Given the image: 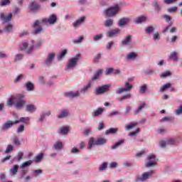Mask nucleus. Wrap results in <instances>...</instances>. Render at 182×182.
Here are the masks:
<instances>
[{"mask_svg": "<svg viewBox=\"0 0 182 182\" xmlns=\"http://www.w3.org/2000/svg\"><path fill=\"white\" fill-rule=\"evenodd\" d=\"M133 89V85L128 82H125V87H119L115 90L116 95H122L124 92H130Z\"/></svg>", "mask_w": 182, "mask_h": 182, "instance_id": "5", "label": "nucleus"}, {"mask_svg": "<svg viewBox=\"0 0 182 182\" xmlns=\"http://www.w3.org/2000/svg\"><path fill=\"white\" fill-rule=\"evenodd\" d=\"M164 4L166 5H170L171 4H174V2H177V0H164Z\"/></svg>", "mask_w": 182, "mask_h": 182, "instance_id": "59", "label": "nucleus"}, {"mask_svg": "<svg viewBox=\"0 0 182 182\" xmlns=\"http://www.w3.org/2000/svg\"><path fill=\"white\" fill-rule=\"evenodd\" d=\"M68 53V50H63L61 53H60L58 56H57V59L58 60H62V59H63V58H65V56L66 55V54Z\"/></svg>", "mask_w": 182, "mask_h": 182, "instance_id": "28", "label": "nucleus"}, {"mask_svg": "<svg viewBox=\"0 0 182 182\" xmlns=\"http://www.w3.org/2000/svg\"><path fill=\"white\" fill-rule=\"evenodd\" d=\"M168 87H171V83H167V84L164 85V86H162L160 88V92H164L166 90H168Z\"/></svg>", "mask_w": 182, "mask_h": 182, "instance_id": "39", "label": "nucleus"}, {"mask_svg": "<svg viewBox=\"0 0 182 182\" xmlns=\"http://www.w3.org/2000/svg\"><path fill=\"white\" fill-rule=\"evenodd\" d=\"M177 9H178L177 7H172L168 9V12H169V14H173L175 13Z\"/></svg>", "mask_w": 182, "mask_h": 182, "instance_id": "60", "label": "nucleus"}, {"mask_svg": "<svg viewBox=\"0 0 182 182\" xmlns=\"http://www.w3.org/2000/svg\"><path fill=\"white\" fill-rule=\"evenodd\" d=\"M32 164V160L27 161L21 164V168H25V167H29Z\"/></svg>", "mask_w": 182, "mask_h": 182, "instance_id": "36", "label": "nucleus"}, {"mask_svg": "<svg viewBox=\"0 0 182 182\" xmlns=\"http://www.w3.org/2000/svg\"><path fill=\"white\" fill-rule=\"evenodd\" d=\"M153 174H154V171L144 172L142 173L141 176H137L136 178V181L144 182V181L149 180V178H150V177H152Z\"/></svg>", "mask_w": 182, "mask_h": 182, "instance_id": "6", "label": "nucleus"}, {"mask_svg": "<svg viewBox=\"0 0 182 182\" xmlns=\"http://www.w3.org/2000/svg\"><path fill=\"white\" fill-rule=\"evenodd\" d=\"M22 58H23V55L22 54H17L16 55V58H15V62L18 61V60H21L22 59Z\"/></svg>", "mask_w": 182, "mask_h": 182, "instance_id": "62", "label": "nucleus"}, {"mask_svg": "<svg viewBox=\"0 0 182 182\" xmlns=\"http://www.w3.org/2000/svg\"><path fill=\"white\" fill-rule=\"evenodd\" d=\"M25 86L28 92H32L35 87L33 83L31 82H28L27 83H26Z\"/></svg>", "mask_w": 182, "mask_h": 182, "instance_id": "24", "label": "nucleus"}, {"mask_svg": "<svg viewBox=\"0 0 182 182\" xmlns=\"http://www.w3.org/2000/svg\"><path fill=\"white\" fill-rule=\"evenodd\" d=\"M103 73V70L102 69H100L97 73H95L94 76L92 77V80H97L99 79V77L102 73Z\"/></svg>", "mask_w": 182, "mask_h": 182, "instance_id": "25", "label": "nucleus"}, {"mask_svg": "<svg viewBox=\"0 0 182 182\" xmlns=\"http://www.w3.org/2000/svg\"><path fill=\"white\" fill-rule=\"evenodd\" d=\"M86 19V17L85 16H82L80 18L77 20L75 23H73L74 28H77L80 25H82L83 22H85V20Z\"/></svg>", "mask_w": 182, "mask_h": 182, "instance_id": "17", "label": "nucleus"}, {"mask_svg": "<svg viewBox=\"0 0 182 182\" xmlns=\"http://www.w3.org/2000/svg\"><path fill=\"white\" fill-rule=\"evenodd\" d=\"M68 132H69V129L66 127L62 128L60 131V134H68Z\"/></svg>", "mask_w": 182, "mask_h": 182, "instance_id": "51", "label": "nucleus"}, {"mask_svg": "<svg viewBox=\"0 0 182 182\" xmlns=\"http://www.w3.org/2000/svg\"><path fill=\"white\" fill-rule=\"evenodd\" d=\"M53 59H55V53H52L49 54L47 59H46L44 62L45 65H51L52 62H53Z\"/></svg>", "mask_w": 182, "mask_h": 182, "instance_id": "14", "label": "nucleus"}, {"mask_svg": "<svg viewBox=\"0 0 182 182\" xmlns=\"http://www.w3.org/2000/svg\"><path fill=\"white\" fill-rule=\"evenodd\" d=\"M127 99H132V94L131 93H127L124 95H122V97H119L117 98V100L119 102H123V100H126Z\"/></svg>", "mask_w": 182, "mask_h": 182, "instance_id": "19", "label": "nucleus"}, {"mask_svg": "<svg viewBox=\"0 0 182 182\" xmlns=\"http://www.w3.org/2000/svg\"><path fill=\"white\" fill-rule=\"evenodd\" d=\"M39 174H42L41 169H37V170L33 171V173H32L33 177H38V176H39Z\"/></svg>", "mask_w": 182, "mask_h": 182, "instance_id": "40", "label": "nucleus"}, {"mask_svg": "<svg viewBox=\"0 0 182 182\" xmlns=\"http://www.w3.org/2000/svg\"><path fill=\"white\" fill-rule=\"evenodd\" d=\"M23 77V75L22 74L18 75L16 78L14 79V83H18L21 79Z\"/></svg>", "mask_w": 182, "mask_h": 182, "instance_id": "55", "label": "nucleus"}, {"mask_svg": "<svg viewBox=\"0 0 182 182\" xmlns=\"http://www.w3.org/2000/svg\"><path fill=\"white\" fill-rule=\"evenodd\" d=\"M29 120H31V119L28 117H21L19 119V120H16V122H18V123H25L26 124L28 123V122H29Z\"/></svg>", "mask_w": 182, "mask_h": 182, "instance_id": "31", "label": "nucleus"}, {"mask_svg": "<svg viewBox=\"0 0 182 182\" xmlns=\"http://www.w3.org/2000/svg\"><path fill=\"white\" fill-rule=\"evenodd\" d=\"M124 143V140L119 141L118 142H117L114 145H113L112 146V149L114 150V149H117V147H119V146H122V144H123Z\"/></svg>", "mask_w": 182, "mask_h": 182, "instance_id": "35", "label": "nucleus"}, {"mask_svg": "<svg viewBox=\"0 0 182 182\" xmlns=\"http://www.w3.org/2000/svg\"><path fill=\"white\" fill-rule=\"evenodd\" d=\"M46 116H50V111H48L47 112L43 113V114L41 115L39 122H43Z\"/></svg>", "mask_w": 182, "mask_h": 182, "instance_id": "32", "label": "nucleus"}, {"mask_svg": "<svg viewBox=\"0 0 182 182\" xmlns=\"http://www.w3.org/2000/svg\"><path fill=\"white\" fill-rule=\"evenodd\" d=\"M26 110L28 113H35L36 112V107L33 104H29L26 106Z\"/></svg>", "mask_w": 182, "mask_h": 182, "instance_id": "15", "label": "nucleus"}, {"mask_svg": "<svg viewBox=\"0 0 182 182\" xmlns=\"http://www.w3.org/2000/svg\"><path fill=\"white\" fill-rule=\"evenodd\" d=\"M23 130H25V126L20 125L17 129V133H22V132H23Z\"/></svg>", "mask_w": 182, "mask_h": 182, "instance_id": "61", "label": "nucleus"}, {"mask_svg": "<svg viewBox=\"0 0 182 182\" xmlns=\"http://www.w3.org/2000/svg\"><path fill=\"white\" fill-rule=\"evenodd\" d=\"M102 58V55L100 53H98L97 56L95 57L94 58V62L95 63H97L99 62V60Z\"/></svg>", "mask_w": 182, "mask_h": 182, "instance_id": "58", "label": "nucleus"}, {"mask_svg": "<svg viewBox=\"0 0 182 182\" xmlns=\"http://www.w3.org/2000/svg\"><path fill=\"white\" fill-rule=\"evenodd\" d=\"M136 126H137V122H133L132 124H128L126 127V129L127 130H130V129H133V127H136Z\"/></svg>", "mask_w": 182, "mask_h": 182, "instance_id": "48", "label": "nucleus"}, {"mask_svg": "<svg viewBox=\"0 0 182 182\" xmlns=\"http://www.w3.org/2000/svg\"><path fill=\"white\" fill-rule=\"evenodd\" d=\"M69 116V110L63 109L60 113L58 115V119H65Z\"/></svg>", "mask_w": 182, "mask_h": 182, "instance_id": "16", "label": "nucleus"}, {"mask_svg": "<svg viewBox=\"0 0 182 182\" xmlns=\"http://www.w3.org/2000/svg\"><path fill=\"white\" fill-rule=\"evenodd\" d=\"M42 43H43V41L42 40L37 41L36 45L34 46V48H36V49H39V48L42 46Z\"/></svg>", "mask_w": 182, "mask_h": 182, "instance_id": "50", "label": "nucleus"}, {"mask_svg": "<svg viewBox=\"0 0 182 182\" xmlns=\"http://www.w3.org/2000/svg\"><path fill=\"white\" fill-rule=\"evenodd\" d=\"M140 132V128H137L135 132H132L129 134L130 137H134V136H137V134Z\"/></svg>", "mask_w": 182, "mask_h": 182, "instance_id": "46", "label": "nucleus"}, {"mask_svg": "<svg viewBox=\"0 0 182 182\" xmlns=\"http://www.w3.org/2000/svg\"><path fill=\"white\" fill-rule=\"evenodd\" d=\"M19 169V166L18 165H14L13 166V168H11L10 169V173L11 174H12L13 176H15V174H16V173H18V170Z\"/></svg>", "mask_w": 182, "mask_h": 182, "instance_id": "27", "label": "nucleus"}, {"mask_svg": "<svg viewBox=\"0 0 182 182\" xmlns=\"http://www.w3.org/2000/svg\"><path fill=\"white\" fill-rule=\"evenodd\" d=\"M7 106H12L16 109H22L25 105H26V101L23 100V95H17L16 97H11L6 102Z\"/></svg>", "mask_w": 182, "mask_h": 182, "instance_id": "1", "label": "nucleus"}, {"mask_svg": "<svg viewBox=\"0 0 182 182\" xmlns=\"http://www.w3.org/2000/svg\"><path fill=\"white\" fill-rule=\"evenodd\" d=\"M114 71V68H107L105 70V75H110L111 73H113Z\"/></svg>", "mask_w": 182, "mask_h": 182, "instance_id": "52", "label": "nucleus"}, {"mask_svg": "<svg viewBox=\"0 0 182 182\" xmlns=\"http://www.w3.org/2000/svg\"><path fill=\"white\" fill-rule=\"evenodd\" d=\"M12 28H13L12 24H9L6 27L5 31H6V32H8V33L12 32Z\"/></svg>", "mask_w": 182, "mask_h": 182, "instance_id": "57", "label": "nucleus"}, {"mask_svg": "<svg viewBox=\"0 0 182 182\" xmlns=\"http://www.w3.org/2000/svg\"><path fill=\"white\" fill-rule=\"evenodd\" d=\"M103 38V34H97L93 38V41L95 42H97V41H100Z\"/></svg>", "mask_w": 182, "mask_h": 182, "instance_id": "49", "label": "nucleus"}, {"mask_svg": "<svg viewBox=\"0 0 182 182\" xmlns=\"http://www.w3.org/2000/svg\"><path fill=\"white\" fill-rule=\"evenodd\" d=\"M167 76H171V72L167 71L165 73H162L161 75V77H167Z\"/></svg>", "mask_w": 182, "mask_h": 182, "instance_id": "54", "label": "nucleus"}, {"mask_svg": "<svg viewBox=\"0 0 182 182\" xmlns=\"http://www.w3.org/2000/svg\"><path fill=\"white\" fill-rule=\"evenodd\" d=\"M127 22H129V18H123L119 21L118 25L121 27L124 26V25H126Z\"/></svg>", "mask_w": 182, "mask_h": 182, "instance_id": "26", "label": "nucleus"}, {"mask_svg": "<svg viewBox=\"0 0 182 182\" xmlns=\"http://www.w3.org/2000/svg\"><path fill=\"white\" fill-rule=\"evenodd\" d=\"M107 140L104 138H100L95 141V138H90L88 142V149H92L93 147V145L95 144V146H102V144H105L107 143Z\"/></svg>", "mask_w": 182, "mask_h": 182, "instance_id": "3", "label": "nucleus"}, {"mask_svg": "<svg viewBox=\"0 0 182 182\" xmlns=\"http://www.w3.org/2000/svg\"><path fill=\"white\" fill-rule=\"evenodd\" d=\"M63 146V145L62 142H57L54 144V149L55 150H60V149H62Z\"/></svg>", "mask_w": 182, "mask_h": 182, "instance_id": "43", "label": "nucleus"}, {"mask_svg": "<svg viewBox=\"0 0 182 182\" xmlns=\"http://www.w3.org/2000/svg\"><path fill=\"white\" fill-rule=\"evenodd\" d=\"M107 168V162H104L99 168L100 171H105Z\"/></svg>", "mask_w": 182, "mask_h": 182, "instance_id": "41", "label": "nucleus"}, {"mask_svg": "<svg viewBox=\"0 0 182 182\" xmlns=\"http://www.w3.org/2000/svg\"><path fill=\"white\" fill-rule=\"evenodd\" d=\"M92 86V82H89L88 84L83 87V88L81 90V92L82 93H85V92H87L89 89H90V87Z\"/></svg>", "mask_w": 182, "mask_h": 182, "instance_id": "34", "label": "nucleus"}, {"mask_svg": "<svg viewBox=\"0 0 182 182\" xmlns=\"http://www.w3.org/2000/svg\"><path fill=\"white\" fill-rule=\"evenodd\" d=\"M144 107H146V103L145 102H142L139 108L134 111L135 114H138V113H140V112H141V110H143V109H144Z\"/></svg>", "mask_w": 182, "mask_h": 182, "instance_id": "29", "label": "nucleus"}, {"mask_svg": "<svg viewBox=\"0 0 182 182\" xmlns=\"http://www.w3.org/2000/svg\"><path fill=\"white\" fill-rule=\"evenodd\" d=\"M103 110H105V109L98 108L97 110H95L94 112L92 113V117H96L97 116H100V114H102V113H103Z\"/></svg>", "mask_w": 182, "mask_h": 182, "instance_id": "22", "label": "nucleus"}, {"mask_svg": "<svg viewBox=\"0 0 182 182\" xmlns=\"http://www.w3.org/2000/svg\"><path fill=\"white\" fill-rule=\"evenodd\" d=\"M84 37L81 36L77 40L74 41V43H80L83 41Z\"/></svg>", "mask_w": 182, "mask_h": 182, "instance_id": "63", "label": "nucleus"}, {"mask_svg": "<svg viewBox=\"0 0 182 182\" xmlns=\"http://www.w3.org/2000/svg\"><path fill=\"white\" fill-rule=\"evenodd\" d=\"M118 130L117 128H111L105 132V134H114Z\"/></svg>", "mask_w": 182, "mask_h": 182, "instance_id": "30", "label": "nucleus"}, {"mask_svg": "<svg viewBox=\"0 0 182 182\" xmlns=\"http://www.w3.org/2000/svg\"><path fill=\"white\" fill-rule=\"evenodd\" d=\"M111 85H105L101 87H99L95 90V95L99 96V95H103V93H106V92H109L110 90Z\"/></svg>", "mask_w": 182, "mask_h": 182, "instance_id": "7", "label": "nucleus"}, {"mask_svg": "<svg viewBox=\"0 0 182 182\" xmlns=\"http://www.w3.org/2000/svg\"><path fill=\"white\" fill-rule=\"evenodd\" d=\"M18 121H11V120H8L6 121L0 128V130L1 132H6V130H9L14 124H18Z\"/></svg>", "mask_w": 182, "mask_h": 182, "instance_id": "8", "label": "nucleus"}, {"mask_svg": "<svg viewBox=\"0 0 182 182\" xmlns=\"http://www.w3.org/2000/svg\"><path fill=\"white\" fill-rule=\"evenodd\" d=\"M11 4V0H1L0 5L1 6H5Z\"/></svg>", "mask_w": 182, "mask_h": 182, "instance_id": "47", "label": "nucleus"}, {"mask_svg": "<svg viewBox=\"0 0 182 182\" xmlns=\"http://www.w3.org/2000/svg\"><path fill=\"white\" fill-rule=\"evenodd\" d=\"M136 58H137V54H136V53H130L127 55V58L129 60H132V59H136Z\"/></svg>", "mask_w": 182, "mask_h": 182, "instance_id": "37", "label": "nucleus"}, {"mask_svg": "<svg viewBox=\"0 0 182 182\" xmlns=\"http://www.w3.org/2000/svg\"><path fill=\"white\" fill-rule=\"evenodd\" d=\"M120 33V30L119 29H113L111 31H108L107 32V36L109 38H114V36H117Z\"/></svg>", "mask_w": 182, "mask_h": 182, "instance_id": "13", "label": "nucleus"}, {"mask_svg": "<svg viewBox=\"0 0 182 182\" xmlns=\"http://www.w3.org/2000/svg\"><path fill=\"white\" fill-rule=\"evenodd\" d=\"M114 21L112 18H108L105 21L104 26L105 28H110V26H113Z\"/></svg>", "mask_w": 182, "mask_h": 182, "instance_id": "21", "label": "nucleus"}, {"mask_svg": "<svg viewBox=\"0 0 182 182\" xmlns=\"http://www.w3.org/2000/svg\"><path fill=\"white\" fill-rule=\"evenodd\" d=\"M12 141H13L14 144H15L16 146H21V141H19V139H18L17 136H14L12 139Z\"/></svg>", "mask_w": 182, "mask_h": 182, "instance_id": "44", "label": "nucleus"}, {"mask_svg": "<svg viewBox=\"0 0 182 182\" xmlns=\"http://www.w3.org/2000/svg\"><path fill=\"white\" fill-rule=\"evenodd\" d=\"M12 150H14V146L11 144H9L5 151L6 154L11 153Z\"/></svg>", "mask_w": 182, "mask_h": 182, "instance_id": "45", "label": "nucleus"}, {"mask_svg": "<svg viewBox=\"0 0 182 182\" xmlns=\"http://www.w3.org/2000/svg\"><path fill=\"white\" fill-rule=\"evenodd\" d=\"M82 55L77 54L76 56L73 57V58H70L68 60V65H67V69H73L75 68L76 65H77V63L79 62L80 59H81Z\"/></svg>", "mask_w": 182, "mask_h": 182, "instance_id": "4", "label": "nucleus"}, {"mask_svg": "<svg viewBox=\"0 0 182 182\" xmlns=\"http://www.w3.org/2000/svg\"><path fill=\"white\" fill-rule=\"evenodd\" d=\"M148 160H153L149 161L146 164V167H153V166H156L157 164V162L156 161V156L154 155H149L148 156Z\"/></svg>", "mask_w": 182, "mask_h": 182, "instance_id": "11", "label": "nucleus"}, {"mask_svg": "<svg viewBox=\"0 0 182 182\" xmlns=\"http://www.w3.org/2000/svg\"><path fill=\"white\" fill-rule=\"evenodd\" d=\"M145 31L146 33H151L154 31V28L153 26H149L146 28Z\"/></svg>", "mask_w": 182, "mask_h": 182, "instance_id": "53", "label": "nucleus"}, {"mask_svg": "<svg viewBox=\"0 0 182 182\" xmlns=\"http://www.w3.org/2000/svg\"><path fill=\"white\" fill-rule=\"evenodd\" d=\"M169 59H172V60L177 62V60H178V58H177V53H172L169 56Z\"/></svg>", "mask_w": 182, "mask_h": 182, "instance_id": "38", "label": "nucleus"}, {"mask_svg": "<svg viewBox=\"0 0 182 182\" xmlns=\"http://www.w3.org/2000/svg\"><path fill=\"white\" fill-rule=\"evenodd\" d=\"M132 42V36H128L127 38L122 41V45L126 46Z\"/></svg>", "mask_w": 182, "mask_h": 182, "instance_id": "20", "label": "nucleus"}, {"mask_svg": "<svg viewBox=\"0 0 182 182\" xmlns=\"http://www.w3.org/2000/svg\"><path fill=\"white\" fill-rule=\"evenodd\" d=\"M176 114H182V105L176 111Z\"/></svg>", "mask_w": 182, "mask_h": 182, "instance_id": "64", "label": "nucleus"}, {"mask_svg": "<svg viewBox=\"0 0 182 182\" xmlns=\"http://www.w3.org/2000/svg\"><path fill=\"white\" fill-rule=\"evenodd\" d=\"M146 21H147V17L141 16L135 20V23H141L142 22H146Z\"/></svg>", "mask_w": 182, "mask_h": 182, "instance_id": "23", "label": "nucleus"}, {"mask_svg": "<svg viewBox=\"0 0 182 182\" xmlns=\"http://www.w3.org/2000/svg\"><path fill=\"white\" fill-rule=\"evenodd\" d=\"M0 18L3 21V23L11 22V21H12V13H9L8 16H5L4 13H1L0 14Z\"/></svg>", "mask_w": 182, "mask_h": 182, "instance_id": "12", "label": "nucleus"}, {"mask_svg": "<svg viewBox=\"0 0 182 182\" xmlns=\"http://www.w3.org/2000/svg\"><path fill=\"white\" fill-rule=\"evenodd\" d=\"M64 96H66V97H70V99H74V97H77V96H79V92L77 91L75 93L65 92Z\"/></svg>", "mask_w": 182, "mask_h": 182, "instance_id": "18", "label": "nucleus"}, {"mask_svg": "<svg viewBox=\"0 0 182 182\" xmlns=\"http://www.w3.org/2000/svg\"><path fill=\"white\" fill-rule=\"evenodd\" d=\"M119 11H120V6L118 4H116L114 6L105 9V14L108 18H112L116 16V15L119 14Z\"/></svg>", "mask_w": 182, "mask_h": 182, "instance_id": "2", "label": "nucleus"}, {"mask_svg": "<svg viewBox=\"0 0 182 182\" xmlns=\"http://www.w3.org/2000/svg\"><path fill=\"white\" fill-rule=\"evenodd\" d=\"M146 90H147V85H146V84H144L140 87L139 93L144 94V93H146Z\"/></svg>", "mask_w": 182, "mask_h": 182, "instance_id": "42", "label": "nucleus"}, {"mask_svg": "<svg viewBox=\"0 0 182 182\" xmlns=\"http://www.w3.org/2000/svg\"><path fill=\"white\" fill-rule=\"evenodd\" d=\"M41 4H35V1H31L28 5V9L31 12L36 14V12H39L41 11Z\"/></svg>", "mask_w": 182, "mask_h": 182, "instance_id": "10", "label": "nucleus"}, {"mask_svg": "<svg viewBox=\"0 0 182 182\" xmlns=\"http://www.w3.org/2000/svg\"><path fill=\"white\" fill-rule=\"evenodd\" d=\"M58 21V16L55 14H51L48 18H43L42 20L43 23H46V25H48L49 23L50 25H53L56 23V21Z\"/></svg>", "mask_w": 182, "mask_h": 182, "instance_id": "9", "label": "nucleus"}, {"mask_svg": "<svg viewBox=\"0 0 182 182\" xmlns=\"http://www.w3.org/2000/svg\"><path fill=\"white\" fill-rule=\"evenodd\" d=\"M43 30V28H42V27H38L33 32V33H34V35H38V33H41Z\"/></svg>", "mask_w": 182, "mask_h": 182, "instance_id": "56", "label": "nucleus"}, {"mask_svg": "<svg viewBox=\"0 0 182 182\" xmlns=\"http://www.w3.org/2000/svg\"><path fill=\"white\" fill-rule=\"evenodd\" d=\"M42 159H43V153L35 156V163H40V161H42Z\"/></svg>", "mask_w": 182, "mask_h": 182, "instance_id": "33", "label": "nucleus"}]
</instances>
